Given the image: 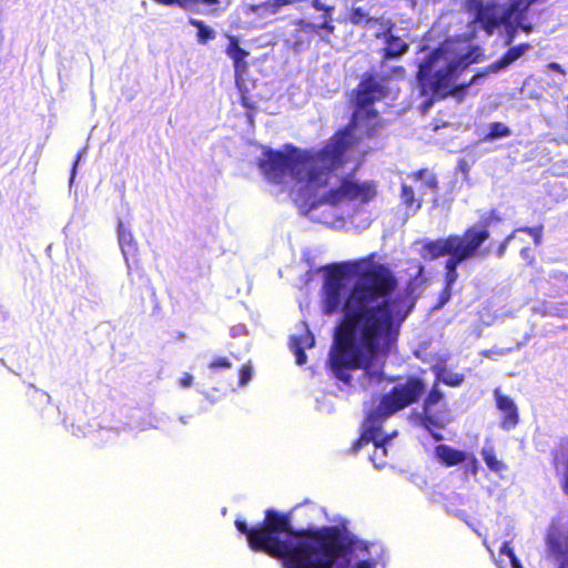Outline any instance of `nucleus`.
<instances>
[{
  "label": "nucleus",
  "instance_id": "1",
  "mask_svg": "<svg viewBox=\"0 0 568 568\" xmlns=\"http://www.w3.org/2000/svg\"><path fill=\"white\" fill-rule=\"evenodd\" d=\"M387 93L383 79H364L357 89L349 126L316 152L291 146L284 151L265 150L258 161L265 179L288 192L300 211L314 222L339 229L346 220L357 225L356 217L363 215L359 222L368 225L364 206L376 194L374 184L344 179L335 172L355 139L376 130L379 115L374 103Z\"/></svg>",
  "mask_w": 568,
  "mask_h": 568
},
{
  "label": "nucleus",
  "instance_id": "2",
  "mask_svg": "<svg viewBox=\"0 0 568 568\" xmlns=\"http://www.w3.org/2000/svg\"><path fill=\"white\" fill-rule=\"evenodd\" d=\"M368 262L334 267L322 287L323 314H342L329 352L331 371L345 383L362 371L365 388L382 382L385 361L396 349L400 326L413 306L408 298L393 296L397 283L386 267L351 275Z\"/></svg>",
  "mask_w": 568,
  "mask_h": 568
},
{
  "label": "nucleus",
  "instance_id": "3",
  "mask_svg": "<svg viewBox=\"0 0 568 568\" xmlns=\"http://www.w3.org/2000/svg\"><path fill=\"white\" fill-rule=\"evenodd\" d=\"M235 526L253 550L281 559L283 568H376L384 556L381 544L359 540L337 527L295 531L290 516L273 509L252 528L241 519Z\"/></svg>",
  "mask_w": 568,
  "mask_h": 568
},
{
  "label": "nucleus",
  "instance_id": "4",
  "mask_svg": "<svg viewBox=\"0 0 568 568\" xmlns=\"http://www.w3.org/2000/svg\"><path fill=\"white\" fill-rule=\"evenodd\" d=\"M481 55L483 50L467 38L446 40L419 64L422 90L439 98L448 95L456 88L458 74Z\"/></svg>",
  "mask_w": 568,
  "mask_h": 568
},
{
  "label": "nucleus",
  "instance_id": "5",
  "mask_svg": "<svg viewBox=\"0 0 568 568\" xmlns=\"http://www.w3.org/2000/svg\"><path fill=\"white\" fill-rule=\"evenodd\" d=\"M424 392L425 385L417 378L397 383L392 390L381 398L378 406L367 414L361 439L355 448L358 449L362 445L372 442L374 452L371 455V460L376 468L386 465L384 458L387 455V444L396 436V432L385 435L382 430V423L398 410L415 403Z\"/></svg>",
  "mask_w": 568,
  "mask_h": 568
},
{
  "label": "nucleus",
  "instance_id": "6",
  "mask_svg": "<svg viewBox=\"0 0 568 568\" xmlns=\"http://www.w3.org/2000/svg\"><path fill=\"white\" fill-rule=\"evenodd\" d=\"M493 219V214L483 216L480 222L469 227L463 236L450 235L446 239L426 242L420 248L422 257L433 261L448 255L445 266L446 273H448V283H455L458 278L457 266L473 257L477 248L489 237L487 227Z\"/></svg>",
  "mask_w": 568,
  "mask_h": 568
},
{
  "label": "nucleus",
  "instance_id": "7",
  "mask_svg": "<svg viewBox=\"0 0 568 568\" xmlns=\"http://www.w3.org/2000/svg\"><path fill=\"white\" fill-rule=\"evenodd\" d=\"M546 548L558 568H568V528L554 525L546 536Z\"/></svg>",
  "mask_w": 568,
  "mask_h": 568
},
{
  "label": "nucleus",
  "instance_id": "8",
  "mask_svg": "<svg viewBox=\"0 0 568 568\" xmlns=\"http://www.w3.org/2000/svg\"><path fill=\"white\" fill-rule=\"evenodd\" d=\"M496 407L501 414L500 427L509 432L514 429L519 422L518 408L515 402L507 395H504L499 388L494 390Z\"/></svg>",
  "mask_w": 568,
  "mask_h": 568
},
{
  "label": "nucleus",
  "instance_id": "9",
  "mask_svg": "<svg viewBox=\"0 0 568 568\" xmlns=\"http://www.w3.org/2000/svg\"><path fill=\"white\" fill-rule=\"evenodd\" d=\"M530 45L528 43H521L519 45L510 48L499 60L495 61L490 65H488L484 71L475 74L470 81V83H475L478 78L485 77L488 73H498L501 70L506 69L521 55H524Z\"/></svg>",
  "mask_w": 568,
  "mask_h": 568
},
{
  "label": "nucleus",
  "instance_id": "10",
  "mask_svg": "<svg viewBox=\"0 0 568 568\" xmlns=\"http://www.w3.org/2000/svg\"><path fill=\"white\" fill-rule=\"evenodd\" d=\"M332 22V12H329L323 13L318 19L312 22L298 20L297 24L301 32L316 33L322 40L329 42L328 36L332 34L335 30V27Z\"/></svg>",
  "mask_w": 568,
  "mask_h": 568
},
{
  "label": "nucleus",
  "instance_id": "11",
  "mask_svg": "<svg viewBox=\"0 0 568 568\" xmlns=\"http://www.w3.org/2000/svg\"><path fill=\"white\" fill-rule=\"evenodd\" d=\"M315 343L313 334L308 331L307 326L303 324L301 334H294L291 337L290 346L295 355L296 364L303 365L306 363L305 349L311 348Z\"/></svg>",
  "mask_w": 568,
  "mask_h": 568
},
{
  "label": "nucleus",
  "instance_id": "12",
  "mask_svg": "<svg viewBox=\"0 0 568 568\" xmlns=\"http://www.w3.org/2000/svg\"><path fill=\"white\" fill-rule=\"evenodd\" d=\"M118 242L123 255L124 262L130 270L129 257L134 255L138 251L136 241L129 227L122 221L118 223Z\"/></svg>",
  "mask_w": 568,
  "mask_h": 568
},
{
  "label": "nucleus",
  "instance_id": "13",
  "mask_svg": "<svg viewBox=\"0 0 568 568\" xmlns=\"http://www.w3.org/2000/svg\"><path fill=\"white\" fill-rule=\"evenodd\" d=\"M436 459L447 467L463 464L467 459V453L446 444H439L434 450Z\"/></svg>",
  "mask_w": 568,
  "mask_h": 568
},
{
  "label": "nucleus",
  "instance_id": "14",
  "mask_svg": "<svg viewBox=\"0 0 568 568\" xmlns=\"http://www.w3.org/2000/svg\"><path fill=\"white\" fill-rule=\"evenodd\" d=\"M408 180L413 182V185L419 194L420 199L428 193L434 194L437 187L435 174L427 170L419 171L408 176Z\"/></svg>",
  "mask_w": 568,
  "mask_h": 568
},
{
  "label": "nucleus",
  "instance_id": "15",
  "mask_svg": "<svg viewBox=\"0 0 568 568\" xmlns=\"http://www.w3.org/2000/svg\"><path fill=\"white\" fill-rule=\"evenodd\" d=\"M442 398H443L442 392L439 389H437L436 387H434L429 392L428 396L425 399V403H424V416L420 417L422 425L426 429H428L430 432L432 436L436 440H440L443 437H442L440 434L434 433L430 429V427L434 425V420H433V417L430 415V412H432V407L434 405H436Z\"/></svg>",
  "mask_w": 568,
  "mask_h": 568
},
{
  "label": "nucleus",
  "instance_id": "16",
  "mask_svg": "<svg viewBox=\"0 0 568 568\" xmlns=\"http://www.w3.org/2000/svg\"><path fill=\"white\" fill-rule=\"evenodd\" d=\"M532 312L542 317H568V304L539 302L532 306Z\"/></svg>",
  "mask_w": 568,
  "mask_h": 568
},
{
  "label": "nucleus",
  "instance_id": "17",
  "mask_svg": "<svg viewBox=\"0 0 568 568\" xmlns=\"http://www.w3.org/2000/svg\"><path fill=\"white\" fill-rule=\"evenodd\" d=\"M384 43L387 58L400 57L408 49L407 42L400 36L395 34L394 30L384 39Z\"/></svg>",
  "mask_w": 568,
  "mask_h": 568
},
{
  "label": "nucleus",
  "instance_id": "18",
  "mask_svg": "<svg viewBox=\"0 0 568 568\" xmlns=\"http://www.w3.org/2000/svg\"><path fill=\"white\" fill-rule=\"evenodd\" d=\"M416 189L413 185V182L408 179L402 184V201L408 207L413 209L416 212L422 206V199L416 197Z\"/></svg>",
  "mask_w": 568,
  "mask_h": 568
},
{
  "label": "nucleus",
  "instance_id": "19",
  "mask_svg": "<svg viewBox=\"0 0 568 568\" xmlns=\"http://www.w3.org/2000/svg\"><path fill=\"white\" fill-rule=\"evenodd\" d=\"M375 22L374 24L371 23L366 29V32L372 37L385 39L394 30V24L389 19L375 17Z\"/></svg>",
  "mask_w": 568,
  "mask_h": 568
},
{
  "label": "nucleus",
  "instance_id": "20",
  "mask_svg": "<svg viewBox=\"0 0 568 568\" xmlns=\"http://www.w3.org/2000/svg\"><path fill=\"white\" fill-rule=\"evenodd\" d=\"M348 19L353 24L359 26L365 30L371 23H376L375 16H373L368 9L363 7L353 8Z\"/></svg>",
  "mask_w": 568,
  "mask_h": 568
},
{
  "label": "nucleus",
  "instance_id": "21",
  "mask_svg": "<svg viewBox=\"0 0 568 568\" xmlns=\"http://www.w3.org/2000/svg\"><path fill=\"white\" fill-rule=\"evenodd\" d=\"M481 456L485 464L491 471L499 473L506 468L505 464L496 457L491 443H485L484 447L481 448Z\"/></svg>",
  "mask_w": 568,
  "mask_h": 568
},
{
  "label": "nucleus",
  "instance_id": "22",
  "mask_svg": "<svg viewBox=\"0 0 568 568\" xmlns=\"http://www.w3.org/2000/svg\"><path fill=\"white\" fill-rule=\"evenodd\" d=\"M499 560L497 565L499 568H506L507 562L511 568H524L520 560L516 557L514 549L509 546V542L506 540L503 542L499 549Z\"/></svg>",
  "mask_w": 568,
  "mask_h": 568
},
{
  "label": "nucleus",
  "instance_id": "23",
  "mask_svg": "<svg viewBox=\"0 0 568 568\" xmlns=\"http://www.w3.org/2000/svg\"><path fill=\"white\" fill-rule=\"evenodd\" d=\"M227 38L229 44L225 52L227 57L233 60L235 69H239L241 62L244 61L248 53L240 47L237 38L233 36H229Z\"/></svg>",
  "mask_w": 568,
  "mask_h": 568
},
{
  "label": "nucleus",
  "instance_id": "24",
  "mask_svg": "<svg viewBox=\"0 0 568 568\" xmlns=\"http://www.w3.org/2000/svg\"><path fill=\"white\" fill-rule=\"evenodd\" d=\"M246 14H252L258 18L260 20L271 21L273 17L277 13L272 8L271 3L267 1L260 4H251L246 8Z\"/></svg>",
  "mask_w": 568,
  "mask_h": 568
},
{
  "label": "nucleus",
  "instance_id": "25",
  "mask_svg": "<svg viewBox=\"0 0 568 568\" xmlns=\"http://www.w3.org/2000/svg\"><path fill=\"white\" fill-rule=\"evenodd\" d=\"M189 23L197 29L196 40L200 44H205L207 41L215 39L216 32L202 20L192 18Z\"/></svg>",
  "mask_w": 568,
  "mask_h": 568
},
{
  "label": "nucleus",
  "instance_id": "26",
  "mask_svg": "<svg viewBox=\"0 0 568 568\" xmlns=\"http://www.w3.org/2000/svg\"><path fill=\"white\" fill-rule=\"evenodd\" d=\"M510 135V130L507 125L500 122H494L489 125V132L485 136V141H493L499 138H506Z\"/></svg>",
  "mask_w": 568,
  "mask_h": 568
},
{
  "label": "nucleus",
  "instance_id": "27",
  "mask_svg": "<svg viewBox=\"0 0 568 568\" xmlns=\"http://www.w3.org/2000/svg\"><path fill=\"white\" fill-rule=\"evenodd\" d=\"M296 26V29H295V34H294V40H291L288 39L287 42L291 43V47L294 51L298 52L301 50L304 49V47L306 45V43L308 42L304 37L307 36L308 33H305V32H301L298 29V24L297 22L295 23Z\"/></svg>",
  "mask_w": 568,
  "mask_h": 568
},
{
  "label": "nucleus",
  "instance_id": "28",
  "mask_svg": "<svg viewBox=\"0 0 568 568\" xmlns=\"http://www.w3.org/2000/svg\"><path fill=\"white\" fill-rule=\"evenodd\" d=\"M513 351L511 347H493L481 352V355L486 358L498 361L499 358L508 355Z\"/></svg>",
  "mask_w": 568,
  "mask_h": 568
},
{
  "label": "nucleus",
  "instance_id": "29",
  "mask_svg": "<svg viewBox=\"0 0 568 568\" xmlns=\"http://www.w3.org/2000/svg\"><path fill=\"white\" fill-rule=\"evenodd\" d=\"M252 377H253V367L251 366L250 363L244 364L240 369L239 386L240 387L246 386L248 384V382L252 379Z\"/></svg>",
  "mask_w": 568,
  "mask_h": 568
},
{
  "label": "nucleus",
  "instance_id": "30",
  "mask_svg": "<svg viewBox=\"0 0 568 568\" xmlns=\"http://www.w3.org/2000/svg\"><path fill=\"white\" fill-rule=\"evenodd\" d=\"M439 378L443 383L449 386H458L464 381V376L458 373L444 372L440 374Z\"/></svg>",
  "mask_w": 568,
  "mask_h": 568
},
{
  "label": "nucleus",
  "instance_id": "31",
  "mask_svg": "<svg viewBox=\"0 0 568 568\" xmlns=\"http://www.w3.org/2000/svg\"><path fill=\"white\" fill-rule=\"evenodd\" d=\"M232 367V363L230 362L229 358L226 357H216L214 358L210 364H209V368L213 372V373H216L219 371H222V369H229Z\"/></svg>",
  "mask_w": 568,
  "mask_h": 568
},
{
  "label": "nucleus",
  "instance_id": "32",
  "mask_svg": "<svg viewBox=\"0 0 568 568\" xmlns=\"http://www.w3.org/2000/svg\"><path fill=\"white\" fill-rule=\"evenodd\" d=\"M466 470L469 471L471 475H476L478 471L479 463L475 455L467 453V459L464 462Z\"/></svg>",
  "mask_w": 568,
  "mask_h": 568
},
{
  "label": "nucleus",
  "instance_id": "33",
  "mask_svg": "<svg viewBox=\"0 0 568 568\" xmlns=\"http://www.w3.org/2000/svg\"><path fill=\"white\" fill-rule=\"evenodd\" d=\"M300 1L301 0H268L276 13H280L285 7L293 6Z\"/></svg>",
  "mask_w": 568,
  "mask_h": 568
},
{
  "label": "nucleus",
  "instance_id": "34",
  "mask_svg": "<svg viewBox=\"0 0 568 568\" xmlns=\"http://www.w3.org/2000/svg\"><path fill=\"white\" fill-rule=\"evenodd\" d=\"M445 281H446V286L440 294L438 307L445 305L449 301L450 295H452V286L455 284V283H448V273H446Z\"/></svg>",
  "mask_w": 568,
  "mask_h": 568
},
{
  "label": "nucleus",
  "instance_id": "35",
  "mask_svg": "<svg viewBox=\"0 0 568 568\" xmlns=\"http://www.w3.org/2000/svg\"><path fill=\"white\" fill-rule=\"evenodd\" d=\"M518 232H527L534 239V242L537 245L541 241V229H520Z\"/></svg>",
  "mask_w": 568,
  "mask_h": 568
},
{
  "label": "nucleus",
  "instance_id": "36",
  "mask_svg": "<svg viewBox=\"0 0 568 568\" xmlns=\"http://www.w3.org/2000/svg\"><path fill=\"white\" fill-rule=\"evenodd\" d=\"M313 7L318 11H323V13H329L334 9L333 7L324 4L321 0H314Z\"/></svg>",
  "mask_w": 568,
  "mask_h": 568
},
{
  "label": "nucleus",
  "instance_id": "37",
  "mask_svg": "<svg viewBox=\"0 0 568 568\" xmlns=\"http://www.w3.org/2000/svg\"><path fill=\"white\" fill-rule=\"evenodd\" d=\"M514 237H515V232L511 233L510 235H508L505 239V241L499 245V248H498V252H497L498 256H503L504 255V253H505V251H506L510 240L514 239Z\"/></svg>",
  "mask_w": 568,
  "mask_h": 568
},
{
  "label": "nucleus",
  "instance_id": "38",
  "mask_svg": "<svg viewBox=\"0 0 568 568\" xmlns=\"http://www.w3.org/2000/svg\"><path fill=\"white\" fill-rule=\"evenodd\" d=\"M193 383V376L189 373H185L180 379L181 387H189Z\"/></svg>",
  "mask_w": 568,
  "mask_h": 568
},
{
  "label": "nucleus",
  "instance_id": "39",
  "mask_svg": "<svg viewBox=\"0 0 568 568\" xmlns=\"http://www.w3.org/2000/svg\"><path fill=\"white\" fill-rule=\"evenodd\" d=\"M243 334H245V326H243V325L234 326L231 329V335L233 337H236V336H240V335H243Z\"/></svg>",
  "mask_w": 568,
  "mask_h": 568
},
{
  "label": "nucleus",
  "instance_id": "40",
  "mask_svg": "<svg viewBox=\"0 0 568 568\" xmlns=\"http://www.w3.org/2000/svg\"><path fill=\"white\" fill-rule=\"evenodd\" d=\"M85 153V149H83L82 151L79 152L78 154V158L73 164V168H72V173H71V182L73 181L74 176H75V171H77V165L79 163V161L81 160L82 155Z\"/></svg>",
  "mask_w": 568,
  "mask_h": 568
},
{
  "label": "nucleus",
  "instance_id": "41",
  "mask_svg": "<svg viewBox=\"0 0 568 568\" xmlns=\"http://www.w3.org/2000/svg\"><path fill=\"white\" fill-rule=\"evenodd\" d=\"M548 68L552 71H556V72H559L561 74H565V71L564 69L561 68L560 64L556 63V62H551L549 63Z\"/></svg>",
  "mask_w": 568,
  "mask_h": 568
},
{
  "label": "nucleus",
  "instance_id": "42",
  "mask_svg": "<svg viewBox=\"0 0 568 568\" xmlns=\"http://www.w3.org/2000/svg\"><path fill=\"white\" fill-rule=\"evenodd\" d=\"M393 72H394V74H396L397 77H402V75H403V73H404V70H403V68H402V67H395V68L393 69Z\"/></svg>",
  "mask_w": 568,
  "mask_h": 568
},
{
  "label": "nucleus",
  "instance_id": "43",
  "mask_svg": "<svg viewBox=\"0 0 568 568\" xmlns=\"http://www.w3.org/2000/svg\"><path fill=\"white\" fill-rule=\"evenodd\" d=\"M554 276H555L556 278H558V280H565V278H567V275H566V274H564L562 272H559L558 274L556 273V274H554Z\"/></svg>",
  "mask_w": 568,
  "mask_h": 568
},
{
  "label": "nucleus",
  "instance_id": "44",
  "mask_svg": "<svg viewBox=\"0 0 568 568\" xmlns=\"http://www.w3.org/2000/svg\"><path fill=\"white\" fill-rule=\"evenodd\" d=\"M42 395L45 396L48 399H50V395H48L45 393H43Z\"/></svg>",
  "mask_w": 568,
  "mask_h": 568
},
{
  "label": "nucleus",
  "instance_id": "45",
  "mask_svg": "<svg viewBox=\"0 0 568 568\" xmlns=\"http://www.w3.org/2000/svg\"><path fill=\"white\" fill-rule=\"evenodd\" d=\"M521 345H523V343H518V344H517V346H516V348L521 347Z\"/></svg>",
  "mask_w": 568,
  "mask_h": 568
}]
</instances>
